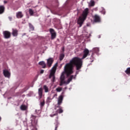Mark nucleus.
<instances>
[{"label":"nucleus","instance_id":"18","mask_svg":"<svg viewBox=\"0 0 130 130\" xmlns=\"http://www.w3.org/2000/svg\"><path fill=\"white\" fill-rule=\"evenodd\" d=\"M20 109L23 111L27 110V106H25V105H22L20 106Z\"/></svg>","mask_w":130,"mask_h":130},{"label":"nucleus","instance_id":"22","mask_svg":"<svg viewBox=\"0 0 130 130\" xmlns=\"http://www.w3.org/2000/svg\"><path fill=\"white\" fill-rule=\"evenodd\" d=\"M29 13L30 16H33L34 15V11L31 9H29Z\"/></svg>","mask_w":130,"mask_h":130},{"label":"nucleus","instance_id":"9","mask_svg":"<svg viewBox=\"0 0 130 130\" xmlns=\"http://www.w3.org/2000/svg\"><path fill=\"white\" fill-rule=\"evenodd\" d=\"M3 74L6 78H10L11 77V73L7 70L3 71Z\"/></svg>","mask_w":130,"mask_h":130},{"label":"nucleus","instance_id":"27","mask_svg":"<svg viewBox=\"0 0 130 130\" xmlns=\"http://www.w3.org/2000/svg\"><path fill=\"white\" fill-rule=\"evenodd\" d=\"M62 90V88L60 87H58L56 89V91L57 92H61V91Z\"/></svg>","mask_w":130,"mask_h":130},{"label":"nucleus","instance_id":"33","mask_svg":"<svg viewBox=\"0 0 130 130\" xmlns=\"http://www.w3.org/2000/svg\"><path fill=\"white\" fill-rule=\"evenodd\" d=\"M43 73H44V70H42L40 72V74H43Z\"/></svg>","mask_w":130,"mask_h":130},{"label":"nucleus","instance_id":"31","mask_svg":"<svg viewBox=\"0 0 130 130\" xmlns=\"http://www.w3.org/2000/svg\"><path fill=\"white\" fill-rule=\"evenodd\" d=\"M8 19L12 21V20H13V18L12 17H9Z\"/></svg>","mask_w":130,"mask_h":130},{"label":"nucleus","instance_id":"16","mask_svg":"<svg viewBox=\"0 0 130 130\" xmlns=\"http://www.w3.org/2000/svg\"><path fill=\"white\" fill-rule=\"evenodd\" d=\"M39 64H40V66H42L43 69H45V68H46V64H45V61H40L39 62Z\"/></svg>","mask_w":130,"mask_h":130},{"label":"nucleus","instance_id":"32","mask_svg":"<svg viewBox=\"0 0 130 130\" xmlns=\"http://www.w3.org/2000/svg\"><path fill=\"white\" fill-rule=\"evenodd\" d=\"M57 127H58V125L56 124L55 126V130H57Z\"/></svg>","mask_w":130,"mask_h":130},{"label":"nucleus","instance_id":"7","mask_svg":"<svg viewBox=\"0 0 130 130\" xmlns=\"http://www.w3.org/2000/svg\"><path fill=\"white\" fill-rule=\"evenodd\" d=\"M88 14H89V9L86 8L82 13V17L84 19H86L88 16Z\"/></svg>","mask_w":130,"mask_h":130},{"label":"nucleus","instance_id":"8","mask_svg":"<svg viewBox=\"0 0 130 130\" xmlns=\"http://www.w3.org/2000/svg\"><path fill=\"white\" fill-rule=\"evenodd\" d=\"M63 101V96L62 95H60L59 96L58 98V103L57 105L59 106V105H61V103H62V101Z\"/></svg>","mask_w":130,"mask_h":130},{"label":"nucleus","instance_id":"30","mask_svg":"<svg viewBox=\"0 0 130 130\" xmlns=\"http://www.w3.org/2000/svg\"><path fill=\"white\" fill-rule=\"evenodd\" d=\"M61 50L62 52V53H63V52H64V47H62Z\"/></svg>","mask_w":130,"mask_h":130},{"label":"nucleus","instance_id":"35","mask_svg":"<svg viewBox=\"0 0 130 130\" xmlns=\"http://www.w3.org/2000/svg\"><path fill=\"white\" fill-rule=\"evenodd\" d=\"M32 117H33V118H36V116H32Z\"/></svg>","mask_w":130,"mask_h":130},{"label":"nucleus","instance_id":"26","mask_svg":"<svg viewBox=\"0 0 130 130\" xmlns=\"http://www.w3.org/2000/svg\"><path fill=\"white\" fill-rule=\"evenodd\" d=\"M90 59H91V62H93V61H94V53H92Z\"/></svg>","mask_w":130,"mask_h":130},{"label":"nucleus","instance_id":"23","mask_svg":"<svg viewBox=\"0 0 130 130\" xmlns=\"http://www.w3.org/2000/svg\"><path fill=\"white\" fill-rule=\"evenodd\" d=\"M93 52H95V53H98L99 52V48H94L93 49Z\"/></svg>","mask_w":130,"mask_h":130},{"label":"nucleus","instance_id":"19","mask_svg":"<svg viewBox=\"0 0 130 130\" xmlns=\"http://www.w3.org/2000/svg\"><path fill=\"white\" fill-rule=\"evenodd\" d=\"M63 58H64V54H63V53H62L60 54L59 60L61 61L62 60V59H63Z\"/></svg>","mask_w":130,"mask_h":130},{"label":"nucleus","instance_id":"4","mask_svg":"<svg viewBox=\"0 0 130 130\" xmlns=\"http://www.w3.org/2000/svg\"><path fill=\"white\" fill-rule=\"evenodd\" d=\"M49 32L51 34V39L52 40L56 38V32L53 28L49 29Z\"/></svg>","mask_w":130,"mask_h":130},{"label":"nucleus","instance_id":"28","mask_svg":"<svg viewBox=\"0 0 130 130\" xmlns=\"http://www.w3.org/2000/svg\"><path fill=\"white\" fill-rule=\"evenodd\" d=\"M45 105V102L43 101V102H41L40 103V106L41 107H43Z\"/></svg>","mask_w":130,"mask_h":130},{"label":"nucleus","instance_id":"37","mask_svg":"<svg viewBox=\"0 0 130 130\" xmlns=\"http://www.w3.org/2000/svg\"><path fill=\"white\" fill-rule=\"evenodd\" d=\"M1 119H2V118L0 117V121H1Z\"/></svg>","mask_w":130,"mask_h":130},{"label":"nucleus","instance_id":"12","mask_svg":"<svg viewBox=\"0 0 130 130\" xmlns=\"http://www.w3.org/2000/svg\"><path fill=\"white\" fill-rule=\"evenodd\" d=\"M84 18H82L80 17L78 21H77V24L79 25V27H82V25H83V23H84Z\"/></svg>","mask_w":130,"mask_h":130},{"label":"nucleus","instance_id":"24","mask_svg":"<svg viewBox=\"0 0 130 130\" xmlns=\"http://www.w3.org/2000/svg\"><path fill=\"white\" fill-rule=\"evenodd\" d=\"M74 79V75H71L70 77L68 80V83H70V82Z\"/></svg>","mask_w":130,"mask_h":130},{"label":"nucleus","instance_id":"29","mask_svg":"<svg viewBox=\"0 0 130 130\" xmlns=\"http://www.w3.org/2000/svg\"><path fill=\"white\" fill-rule=\"evenodd\" d=\"M95 6V2L94 1H92L90 3V7H94Z\"/></svg>","mask_w":130,"mask_h":130},{"label":"nucleus","instance_id":"11","mask_svg":"<svg viewBox=\"0 0 130 130\" xmlns=\"http://www.w3.org/2000/svg\"><path fill=\"white\" fill-rule=\"evenodd\" d=\"M101 21V19L100 18V16L96 14L94 16V22L95 23H98Z\"/></svg>","mask_w":130,"mask_h":130},{"label":"nucleus","instance_id":"36","mask_svg":"<svg viewBox=\"0 0 130 130\" xmlns=\"http://www.w3.org/2000/svg\"><path fill=\"white\" fill-rule=\"evenodd\" d=\"M55 96H57V94H54V97H55Z\"/></svg>","mask_w":130,"mask_h":130},{"label":"nucleus","instance_id":"25","mask_svg":"<svg viewBox=\"0 0 130 130\" xmlns=\"http://www.w3.org/2000/svg\"><path fill=\"white\" fill-rule=\"evenodd\" d=\"M44 89L45 90V93H47L48 92V87L46 85H44Z\"/></svg>","mask_w":130,"mask_h":130},{"label":"nucleus","instance_id":"14","mask_svg":"<svg viewBox=\"0 0 130 130\" xmlns=\"http://www.w3.org/2000/svg\"><path fill=\"white\" fill-rule=\"evenodd\" d=\"M52 63H53V59L52 58H50L47 59V64L49 68L51 67Z\"/></svg>","mask_w":130,"mask_h":130},{"label":"nucleus","instance_id":"20","mask_svg":"<svg viewBox=\"0 0 130 130\" xmlns=\"http://www.w3.org/2000/svg\"><path fill=\"white\" fill-rule=\"evenodd\" d=\"M29 27L31 31H34V26L30 23H28Z\"/></svg>","mask_w":130,"mask_h":130},{"label":"nucleus","instance_id":"10","mask_svg":"<svg viewBox=\"0 0 130 130\" xmlns=\"http://www.w3.org/2000/svg\"><path fill=\"white\" fill-rule=\"evenodd\" d=\"M24 17V14H23V12L21 11H19L16 13V18L17 19H22Z\"/></svg>","mask_w":130,"mask_h":130},{"label":"nucleus","instance_id":"15","mask_svg":"<svg viewBox=\"0 0 130 130\" xmlns=\"http://www.w3.org/2000/svg\"><path fill=\"white\" fill-rule=\"evenodd\" d=\"M12 35L14 37L18 36V30L16 29H12Z\"/></svg>","mask_w":130,"mask_h":130},{"label":"nucleus","instance_id":"6","mask_svg":"<svg viewBox=\"0 0 130 130\" xmlns=\"http://www.w3.org/2000/svg\"><path fill=\"white\" fill-rule=\"evenodd\" d=\"M57 107L59 108V109L57 110V111L55 114L50 115V116L51 117H53V116H55V115H57L58 113H62V112H63V110H62V108L61 107L58 106Z\"/></svg>","mask_w":130,"mask_h":130},{"label":"nucleus","instance_id":"17","mask_svg":"<svg viewBox=\"0 0 130 130\" xmlns=\"http://www.w3.org/2000/svg\"><path fill=\"white\" fill-rule=\"evenodd\" d=\"M5 12V6H0V15L3 14Z\"/></svg>","mask_w":130,"mask_h":130},{"label":"nucleus","instance_id":"2","mask_svg":"<svg viewBox=\"0 0 130 130\" xmlns=\"http://www.w3.org/2000/svg\"><path fill=\"white\" fill-rule=\"evenodd\" d=\"M90 51L88 49H85L83 51V55L81 58H80L78 57H73L69 62H71L73 59L75 60L76 61L75 64H72L73 66V69L74 67L76 68V71H80L82 69V67H83V61L82 59H85L88 55H90L89 54Z\"/></svg>","mask_w":130,"mask_h":130},{"label":"nucleus","instance_id":"3","mask_svg":"<svg viewBox=\"0 0 130 130\" xmlns=\"http://www.w3.org/2000/svg\"><path fill=\"white\" fill-rule=\"evenodd\" d=\"M57 65L55 64L51 69L50 75L49 76V79L52 78V82L54 83L55 81V72H56V68Z\"/></svg>","mask_w":130,"mask_h":130},{"label":"nucleus","instance_id":"21","mask_svg":"<svg viewBox=\"0 0 130 130\" xmlns=\"http://www.w3.org/2000/svg\"><path fill=\"white\" fill-rule=\"evenodd\" d=\"M125 73L126 74V75H130V67L126 69V70L125 71Z\"/></svg>","mask_w":130,"mask_h":130},{"label":"nucleus","instance_id":"5","mask_svg":"<svg viewBox=\"0 0 130 130\" xmlns=\"http://www.w3.org/2000/svg\"><path fill=\"white\" fill-rule=\"evenodd\" d=\"M3 35H4V38L5 39H9L11 38V32L8 30H5L3 31Z\"/></svg>","mask_w":130,"mask_h":130},{"label":"nucleus","instance_id":"13","mask_svg":"<svg viewBox=\"0 0 130 130\" xmlns=\"http://www.w3.org/2000/svg\"><path fill=\"white\" fill-rule=\"evenodd\" d=\"M38 94L39 99H41L42 98V95H43V90L42 89V88L41 87L39 88Z\"/></svg>","mask_w":130,"mask_h":130},{"label":"nucleus","instance_id":"1","mask_svg":"<svg viewBox=\"0 0 130 130\" xmlns=\"http://www.w3.org/2000/svg\"><path fill=\"white\" fill-rule=\"evenodd\" d=\"M73 64H76V60L73 59L70 62L66 64L64 67V71L61 73L60 77V84L59 86H62L63 84H66V74L67 77H69L70 75H72L74 73V68Z\"/></svg>","mask_w":130,"mask_h":130},{"label":"nucleus","instance_id":"34","mask_svg":"<svg viewBox=\"0 0 130 130\" xmlns=\"http://www.w3.org/2000/svg\"><path fill=\"white\" fill-rule=\"evenodd\" d=\"M8 1H4V4H7Z\"/></svg>","mask_w":130,"mask_h":130}]
</instances>
